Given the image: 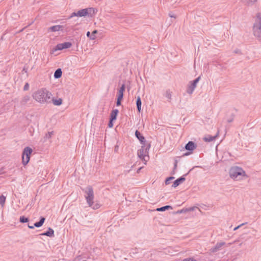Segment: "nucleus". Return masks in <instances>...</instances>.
<instances>
[{"label": "nucleus", "mask_w": 261, "mask_h": 261, "mask_svg": "<svg viewBox=\"0 0 261 261\" xmlns=\"http://www.w3.org/2000/svg\"><path fill=\"white\" fill-rule=\"evenodd\" d=\"M51 93L45 88L38 89L33 93V98L40 104L48 103L51 102Z\"/></svg>", "instance_id": "nucleus-1"}, {"label": "nucleus", "mask_w": 261, "mask_h": 261, "mask_svg": "<svg viewBox=\"0 0 261 261\" xmlns=\"http://www.w3.org/2000/svg\"><path fill=\"white\" fill-rule=\"evenodd\" d=\"M229 175L233 179H240L242 177L246 176L245 172L240 167L234 166L230 168Z\"/></svg>", "instance_id": "nucleus-2"}, {"label": "nucleus", "mask_w": 261, "mask_h": 261, "mask_svg": "<svg viewBox=\"0 0 261 261\" xmlns=\"http://www.w3.org/2000/svg\"><path fill=\"white\" fill-rule=\"evenodd\" d=\"M253 33L254 36L261 41V14L258 13L256 16V19L253 27Z\"/></svg>", "instance_id": "nucleus-3"}, {"label": "nucleus", "mask_w": 261, "mask_h": 261, "mask_svg": "<svg viewBox=\"0 0 261 261\" xmlns=\"http://www.w3.org/2000/svg\"><path fill=\"white\" fill-rule=\"evenodd\" d=\"M95 13V9L93 8H88L81 9L77 12H73L70 16L69 18H71L74 16L85 17L87 15L92 16V15L94 14Z\"/></svg>", "instance_id": "nucleus-4"}, {"label": "nucleus", "mask_w": 261, "mask_h": 261, "mask_svg": "<svg viewBox=\"0 0 261 261\" xmlns=\"http://www.w3.org/2000/svg\"><path fill=\"white\" fill-rule=\"evenodd\" d=\"M86 194L85 198L88 205H91L92 202L94 200V191L92 187L88 186L82 190Z\"/></svg>", "instance_id": "nucleus-5"}, {"label": "nucleus", "mask_w": 261, "mask_h": 261, "mask_svg": "<svg viewBox=\"0 0 261 261\" xmlns=\"http://www.w3.org/2000/svg\"><path fill=\"white\" fill-rule=\"evenodd\" d=\"M150 147V144H148L147 145H142L141 148L138 151L139 158L145 162L147 161L149 158L147 154L148 153V150H149Z\"/></svg>", "instance_id": "nucleus-6"}, {"label": "nucleus", "mask_w": 261, "mask_h": 261, "mask_svg": "<svg viewBox=\"0 0 261 261\" xmlns=\"http://www.w3.org/2000/svg\"><path fill=\"white\" fill-rule=\"evenodd\" d=\"M33 150L29 147H26L24 148L22 155V162L24 165H26L30 159V155Z\"/></svg>", "instance_id": "nucleus-7"}, {"label": "nucleus", "mask_w": 261, "mask_h": 261, "mask_svg": "<svg viewBox=\"0 0 261 261\" xmlns=\"http://www.w3.org/2000/svg\"><path fill=\"white\" fill-rule=\"evenodd\" d=\"M225 244V243L223 242L217 243L214 247L211 248L210 249V252L215 253L217 252L218 251H219L221 249V247Z\"/></svg>", "instance_id": "nucleus-8"}, {"label": "nucleus", "mask_w": 261, "mask_h": 261, "mask_svg": "<svg viewBox=\"0 0 261 261\" xmlns=\"http://www.w3.org/2000/svg\"><path fill=\"white\" fill-rule=\"evenodd\" d=\"M135 136L136 138L140 141L142 145H146L145 144V138L143 136L140 132L137 130L135 132Z\"/></svg>", "instance_id": "nucleus-9"}, {"label": "nucleus", "mask_w": 261, "mask_h": 261, "mask_svg": "<svg viewBox=\"0 0 261 261\" xmlns=\"http://www.w3.org/2000/svg\"><path fill=\"white\" fill-rule=\"evenodd\" d=\"M196 145L194 142L192 141H189L185 146V149L187 150L193 151L196 148Z\"/></svg>", "instance_id": "nucleus-10"}, {"label": "nucleus", "mask_w": 261, "mask_h": 261, "mask_svg": "<svg viewBox=\"0 0 261 261\" xmlns=\"http://www.w3.org/2000/svg\"><path fill=\"white\" fill-rule=\"evenodd\" d=\"M186 180V178L185 177H184V176H182L178 178H177V179H176L173 185H172V187L173 188H176L178 186H179L181 183L183 182L185 180Z\"/></svg>", "instance_id": "nucleus-11"}, {"label": "nucleus", "mask_w": 261, "mask_h": 261, "mask_svg": "<svg viewBox=\"0 0 261 261\" xmlns=\"http://www.w3.org/2000/svg\"><path fill=\"white\" fill-rule=\"evenodd\" d=\"M41 235L46 236H47L49 237H54V230L52 228L49 227L48 228L47 231H46V232H45L44 233H41Z\"/></svg>", "instance_id": "nucleus-12"}, {"label": "nucleus", "mask_w": 261, "mask_h": 261, "mask_svg": "<svg viewBox=\"0 0 261 261\" xmlns=\"http://www.w3.org/2000/svg\"><path fill=\"white\" fill-rule=\"evenodd\" d=\"M119 111L117 109H114L112 110L110 116V119H111V121H114L116 119V117Z\"/></svg>", "instance_id": "nucleus-13"}, {"label": "nucleus", "mask_w": 261, "mask_h": 261, "mask_svg": "<svg viewBox=\"0 0 261 261\" xmlns=\"http://www.w3.org/2000/svg\"><path fill=\"white\" fill-rule=\"evenodd\" d=\"M195 88L196 87L190 83L187 89V92L189 94H191Z\"/></svg>", "instance_id": "nucleus-14"}, {"label": "nucleus", "mask_w": 261, "mask_h": 261, "mask_svg": "<svg viewBox=\"0 0 261 261\" xmlns=\"http://www.w3.org/2000/svg\"><path fill=\"white\" fill-rule=\"evenodd\" d=\"M217 135H216L214 136H212L211 135H207L203 138V140L205 142H210L214 140L217 138Z\"/></svg>", "instance_id": "nucleus-15"}, {"label": "nucleus", "mask_w": 261, "mask_h": 261, "mask_svg": "<svg viewBox=\"0 0 261 261\" xmlns=\"http://www.w3.org/2000/svg\"><path fill=\"white\" fill-rule=\"evenodd\" d=\"M97 31L96 30H94L92 34L90 33V32H87L86 35L87 36L90 38L91 40H94L96 38L95 34H96Z\"/></svg>", "instance_id": "nucleus-16"}, {"label": "nucleus", "mask_w": 261, "mask_h": 261, "mask_svg": "<svg viewBox=\"0 0 261 261\" xmlns=\"http://www.w3.org/2000/svg\"><path fill=\"white\" fill-rule=\"evenodd\" d=\"M45 218L41 217L40 221L39 222H36L34 224V226L36 227H41L43 224V223L45 221Z\"/></svg>", "instance_id": "nucleus-17"}, {"label": "nucleus", "mask_w": 261, "mask_h": 261, "mask_svg": "<svg viewBox=\"0 0 261 261\" xmlns=\"http://www.w3.org/2000/svg\"><path fill=\"white\" fill-rule=\"evenodd\" d=\"M62 28V26L60 25H54L49 28V30L52 32H57Z\"/></svg>", "instance_id": "nucleus-18"}, {"label": "nucleus", "mask_w": 261, "mask_h": 261, "mask_svg": "<svg viewBox=\"0 0 261 261\" xmlns=\"http://www.w3.org/2000/svg\"><path fill=\"white\" fill-rule=\"evenodd\" d=\"M62 73V72L61 69L58 68V69H57L55 71V72L54 73V76L55 79H59L61 77Z\"/></svg>", "instance_id": "nucleus-19"}, {"label": "nucleus", "mask_w": 261, "mask_h": 261, "mask_svg": "<svg viewBox=\"0 0 261 261\" xmlns=\"http://www.w3.org/2000/svg\"><path fill=\"white\" fill-rule=\"evenodd\" d=\"M141 105H142V102H141V98L140 96H138L137 97V101H136V105H137V110L139 112H141Z\"/></svg>", "instance_id": "nucleus-20"}, {"label": "nucleus", "mask_w": 261, "mask_h": 261, "mask_svg": "<svg viewBox=\"0 0 261 261\" xmlns=\"http://www.w3.org/2000/svg\"><path fill=\"white\" fill-rule=\"evenodd\" d=\"M51 101H52L53 104L55 106H60L62 103V99L61 98H59L57 99L53 98L52 99H51Z\"/></svg>", "instance_id": "nucleus-21"}, {"label": "nucleus", "mask_w": 261, "mask_h": 261, "mask_svg": "<svg viewBox=\"0 0 261 261\" xmlns=\"http://www.w3.org/2000/svg\"><path fill=\"white\" fill-rule=\"evenodd\" d=\"M30 99V97L29 95L24 96L21 100L20 103L22 105H25Z\"/></svg>", "instance_id": "nucleus-22"}, {"label": "nucleus", "mask_w": 261, "mask_h": 261, "mask_svg": "<svg viewBox=\"0 0 261 261\" xmlns=\"http://www.w3.org/2000/svg\"><path fill=\"white\" fill-rule=\"evenodd\" d=\"M93 210H97L100 207V204L98 202H94V201L92 202L91 205H89Z\"/></svg>", "instance_id": "nucleus-23"}, {"label": "nucleus", "mask_w": 261, "mask_h": 261, "mask_svg": "<svg viewBox=\"0 0 261 261\" xmlns=\"http://www.w3.org/2000/svg\"><path fill=\"white\" fill-rule=\"evenodd\" d=\"M169 209H172V206L170 205H165L156 208V211L159 212H163Z\"/></svg>", "instance_id": "nucleus-24"}, {"label": "nucleus", "mask_w": 261, "mask_h": 261, "mask_svg": "<svg viewBox=\"0 0 261 261\" xmlns=\"http://www.w3.org/2000/svg\"><path fill=\"white\" fill-rule=\"evenodd\" d=\"M54 132H50L46 134L44 137V140L43 142L46 141L47 139H49L51 138L52 135H53Z\"/></svg>", "instance_id": "nucleus-25"}, {"label": "nucleus", "mask_w": 261, "mask_h": 261, "mask_svg": "<svg viewBox=\"0 0 261 261\" xmlns=\"http://www.w3.org/2000/svg\"><path fill=\"white\" fill-rule=\"evenodd\" d=\"M240 1L244 3H246L248 5H252L257 1V0H240Z\"/></svg>", "instance_id": "nucleus-26"}, {"label": "nucleus", "mask_w": 261, "mask_h": 261, "mask_svg": "<svg viewBox=\"0 0 261 261\" xmlns=\"http://www.w3.org/2000/svg\"><path fill=\"white\" fill-rule=\"evenodd\" d=\"M64 49L69 48L72 46V43L70 42H65L62 43Z\"/></svg>", "instance_id": "nucleus-27"}, {"label": "nucleus", "mask_w": 261, "mask_h": 261, "mask_svg": "<svg viewBox=\"0 0 261 261\" xmlns=\"http://www.w3.org/2000/svg\"><path fill=\"white\" fill-rule=\"evenodd\" d=\"M165 96L168 99L170 100L172 97V92L169 90H168L166 91Z\"/></svg>", "instance_id": "nucleus-28"}, {"label": "nucleus", "mask_w": 261, "mask_h": 261, "mask_svg": "<svg viewBox=\"0 0 261 261\" xmlns=\"http://www.w3.org/2000/svg\"><path fill=\"white\" fill-rule=\"evenodd\" d=\"M6 201V197L4 195H1L0 196V204L3 206L5 203Z\"/></svg>", "instance_id": "nucleus-29"}, {"label": "nucleus", "mask_w": 261, "mask_h": 261, "mask_svg": "<svg viewBox=\"0 0 261 261\" xmlns=\"http://www.w3.org/2000/svg\"><path fill=\"white\" fill-rule=\"evenodd\" d=\"M63 46L62 43L58 44L55 47V50H61L63 49Z\"/></svg>", "instance_id": "nucleus-30"}, {"label": "nucleus", "mask_w": 261, "mask_h": 261, "mask_svg": "<svg viewBox=\"0 0 261 261\" xmlns=\"http://www.w3.org/2000/svg\"><path fill=\"white\" fill-rule=\"evenodd\" d=\"M200 79V76H199L197 78H196V79H195L194 81H193L192 82H190V83H191L192 85H193L194 86H195L196 87V85H197V83H198V82L199 81Z\"/></svg>", "instance_id": "nucleus-31"}, {"label": "nucleus", "mask_w": 261, "mask_h": 261, "mask_svg": "<svg viewBox=\"0 0 261 261\" xmlns=\"http://www.w3.org/2000/svg\"><path fill=\"white\" fill-rule=\"evenodd\" d=\"M28 221H29L28 218H26L24 216H21L20 218V222L21 223H25V222H28Z\"/></svg>", "instance_id": "nucleus-32"}, {"label": "nucleus", "mask_w": 261, "mask_h": 261, "mask_svg": "<svg viewBox=\"0 0 261 261\" xmlns=\"http://www.w3.org/2000/svg\"><path fill=\"white\" fill-rule=\"evenodd\" d=\"M125 85L124 84H123L121 87L120 88V89H119L118 90V92L119 93H123L124 91H125Z\"/></svg>", "instance_id": "nucleus-33"}, {"label": "nucleus", "mask_w": 261, "mask_h": 261, "mask_svg": "<svg viewBox=\"0 0 261 261\" xmlns=\"http://www.w3.org/2000/svg\"><path fill=\"white\" fill-rule=\"evenodd\" d=\"M174 178V177H173V176H170V177H168V178L166 179V180H165V184H166V185H168V184H169L170 180H171L173 179Z\"/></svg>", "instance_id": "nucleus-34"}, {"label": "nucleus", "mask_w": 261, "mask_h": 261, "mask_svg": "<svg viewBox=\"0 0 261 261\" xmlns=\"http://www.w3.org/2000/svg\"><path fill=\"white\" fill-rule=\"evenodd\" d=\"M123 93L118 92L117 99L122 100L123 98Z\"/></svg>", "instance_id": "nucleus-35"}, {"label": "nucleus", "mask_w": 261, "mask_h": 261, "mask_svg": "<svg viewBox=\"0 0 261 261\" xmlns=\"http://www.w3.org/2000/svg\"><path fill=\"white\" fill-rule=\"evenodd\" d=\"M29 84L28 83H27L25 84V85L23 87V90L24 91H27L29 89Z\"/></svg>", "instance_id": "nucleus-36"}, {"label": "nucleus", "mask_w": 261, "mask_h": 261, "mask_svg": "<svg viewBox=\"0 0 261 261\" xmlns=\"http://www.w3.org/2000/svg\"><path fill=\"white\" fill-rule=\"evenodd\" d=\"M247 223H243L239 225H238V226L236 227L235 228H234L233 229V230H237V229H238L240 227H241L242 226L245 225V224H246Z\"/></svg>", "instance_id": "nucleus-37"}, {"label": "nucleus", "mask_w": 261, "mask_h": 261, "mask_svg": "<svg viewBox=\"0 0 261 261\" xmlns=\"http://www.w3.org/2000/svg\"><path fill=\"white\" fill-rule=\"evenodd\" d=\"M113 121H111V119H110V121L109 122V124H108V125H109V127H112L113 125Z\"/></svg>", "instance_id": "nucleus-38"}, {"label": "nucleus", "mask_w": 261, "mask_h": 261, "mask_svg": "<svg viewBox=\"0 0 261 261\" xmlns=\"http://www.w3.org/2000/svg\"><path fill=\"white\" fill-rule=\"evenodd\" d=\"M121 100L117 99V102H116L117 106H119L121 105Z\"/></svg>", "instance_id": "nucleus-39"}, {"label": "nucleus", "mask_w": 261, "mask_h": 261, "mask_svg": "<svg viewBox=\"0 0 261 261\" xmlns=\"http://www.w3.org/2000/svg\"><path fill=\"white\" fill-rule=\"evenodd\" d=\"M169 16L171 17V18H176V16H175L174 14L171 13H170L169 14Z\"/></svg>", "instance_id": "nucleus-40"}, {"label": "nucleus", "mask_w": 261, "mask_h": 261, "mask_svg": "<svg viewBox=\"0 0 261 261\" xmlns=\"http://www.w3.org/2000/svg\"><path fill=\"white\" fill-rule=\"evenodd\" d=\"M28 227H29V228H30L31 229H33L35 226H34V224L33 225L28 224Z\"/></svg>", "instance_id": "nucleus-41"}, {"label": "nucleus", "mask_w": 261, "mask_h": 261, "mask_svg": "<svg viewBox=\"0 0 261 261\" xmlns=\"http://www.w3.org/2000/svg\"><path fill=\"white\" fill-rule=\"evenodd\" d=\"M177 162H176L175 163H174V171L176 170V167H177Z\"/></svg>", "instance_id": "nucleus-42"}, {"label": "nucleus", "mask_w": 261, "mask_h": 261, "mask_svg": "<svg viewBox=\"0 0 261 261\" xmlns=\"http://www.w3.org/2000/svg\"><path fill=\"white\" fill-rule=\"evenodd\" d=\"M189 261H197L196 259H194L192 258H189Z\"/></svg>", "instance_id": "nucleus-43"}, {"label": "nucleus", "mask_w": 261, "mask_h": 261, "mask_svg": "<svg viewBox=\"0 0 261 261\" xmlns=\"http://www.w3.org/2000/svg\"><path fill=\"white\" fill-rule=\"evenodd\" d=\"M232 120H233V119H232V118L229 119H228V120H227V122H232Z\"/></svg>", "instance_id": "nucleus-44"}, {"label": "nucleus", "mask_w": 261, "mask_h": 261, "mask_svg": "<svg viewBox=\"0 0 261 261\" xmlns=\"http://www.w3.org/2000/svg\"><path fill=\"white\" fill-rule=\"evenodd\" d=\"M182 261H189V258H186V259H183Z\"/></svg>", "instance_id": "nucleus-45"}, {"label": "nucleus", "mask_w": 261, "mask_h": 261, "mask_svg": "<svg viewBox=\"0 0 261 261\" xmlns=\"http://www.w3.org/2000/svg\"><path fill=\"white\" fill-rule=\"evenodd\" d=\"M182 261H189V258H186V259H183Z\"/></svg>", "instance_id": "nucleus-46"}, {"label": "nucleus", "mask_w": 261, "mask_h": 261, "mask_svg": "<svg viewBox=\"0 0 261 261\" xmlns=\"http://www.w3.org/2000/svg\"><path fill=\"white\" fill-rule=\"evenodd\" d=\"M182 261H189V258H186V259H183Z\"/></svg>", "instance_id": "nucleus-47"}, {"label": "nucleus", "mask_w": 261, "mask_h": 261, "mask_svg": "<svg viewBox=\"0 0 261 261\" xmlns=\"http://www.w3.org/2000/svg\"><path fill=\"white\" fill-rule=\"evenodd\" d=\"M194 210V208L192 207V208H190V211H193Z\"/></svg>", "instance_id": "nucleus-48"}, {"label": "nucleus", "mask_w": 261, "mask_h": 261, "mask_svg": "<svg viewBox=\"0 0 261 261\" xmlns=\"http://www.w3.org/2000/svg\"><path fill=\"white\" fill-rule=\"evenodd\" d=\"M187 174H188V173H187V174H186L185 175H184V177H185V176H186Z\"/></svg>", "instance_id": "nucleus-49"}]
</instances>
